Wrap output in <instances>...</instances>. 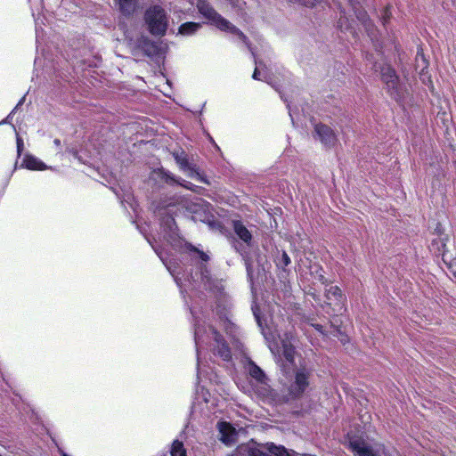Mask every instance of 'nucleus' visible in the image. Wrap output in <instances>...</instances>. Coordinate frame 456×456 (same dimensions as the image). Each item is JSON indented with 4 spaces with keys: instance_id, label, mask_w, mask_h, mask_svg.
<instances>
[{
    "instance_id": "nucleus-1",
    "label": "nucleus",
    "mask_w": 456,
    "mask_h": 456,
    "mask_svg": "<svg viewBox=\"0 0 456 456\" xmlns=\"http://www.w3.org/2000/svg\"><path fill=\"white\" fill-rule=\"evenodd\" d=\"M314 370L305 363L289 369V375L284 374L288 385L284 397L287 402L301 399L308 391Z\"/></svg>"
},
{
    "instance_id": "nucleus-34",
    "label": "nucleus",
    "mask_w": 456,
    "mask_h": 456,
    "mask_svg": "<svg viewBox=\"0 0 456 456\" xmlns=\"http://www.w3.org/2000/svg\"><path fill=\"white\" fill-rule=\"evenodd\" d=\"M200 256V258L204 261V262H208L209 260V256L207 253H205L204 251L200 250L197 253Z\"/></svg>"
},
{
    "instance_id": "nucleus-38",
    "label": "nucleus",
    "mask_w": 456,
    "mask_h": 456,
    "mask_svg": "<svg viewBox=\"0 0 456 456\" xmlns=\"http://www.w3.org/2000/svg\"><path fill=\"white\" fill-rule=\"evenodd\" d=\"M319 281L322 283V284H327L328 283V280L322 275L321 274L320 277H319Z\"/></svg>"
},
{
    "instance_id": "nucleus-5",
    "label": "nucleus",
    "mask_w": 456,
    "mask_h": 456,
    "mask_svg": "<svg viewBox=\"0 0 456 456\" xmlns=\"http://www.w3.org/2000/svg\"><path fill=\"white\" fill-rule=\"evenodd\" d=\"M326 305L331 307L334 314L341 313L344 309L346 297L341 289L335 285L325 290Z\"/></svg>"
},
{
    "instance_id": "nucleus-4",
    "label": "nucleus",
    "mask_w": 456,
    "mask_h": 456,
    "mask_svg": "<svg viewBox=\"0 0 456 456\" xmlns=\"http://www.w3.org/2000/svg\"><path fill=\"white\" fill-rule=\"evenodd\" d=\"M197 8L202 16L220 30L227 24L228 20L219 14L208 0H198Z\"/></svg>"
},
{
    "instance_id": "nucleus-17",
    "label": "nucleus",
    "mask_w": 456,
    "mask_h": 456,
    "mask_svg": "<svg viewBox=\"0 0 456 456\" xmlns=\"http://www.w3.org/2000/svg\"><path fill=\"white\" fill-rule=\"evenodd\" d=\"M222 31L230 32L231 34L236 35L243 43L248 44V37L236 26L232 24L229 20H227V24L224 25L221 28Z\"/></svg>"
},
{
    "instance_id": "nucleus-22",
    "label": "nucleus",
    "mask_w": 456,
    "mask_h": 456,
    "mask_svg": "<svg viewBox=\"0 0 456 456\" xmlns=\"http://www.w3.org/2000/svg\"><path fill=\"white\" fill-rule=\"evenodd\" d=\"M277 268L281 269L283 272H287L286 267L291 264L289 256L286 251H282L280 256H277L274 260Z\"/></svg>"
},
{
    "instance_id": "nucleus-13",
    "label": "nucleus",
    "mask_w": 456,
    "mask_h": 456,
    "mask_svg": "<svg viewBox=\"0 0 456 456\" xmlns=\"http://www.w3.org/2000/svg\"><path fill=\"white\" fill-rule=\"evenodd\" d=\"M138 0H115L120 12L126 16L134 13Z\"/></svg>"
},
{
    "instance_id": "nucleus-9",
    "label": "nucleus",
    "mask_w": 456,
    "mask_h": 456,
    "mask_svg": "<svg viewBox=\"0 0 456 456\" xmlns=\"http://www.w3.org/2000/svg\"><path fill=\"white\" fill-rule=\"evenodd\" d=\"M429 67V61L424 54L422 46H418L415 57V69L418 71L420 78L425 81V76Z\"/></svg>"
},
{
    "instance_id": "nucleus-35",
    "label": "nucleus",
    "mask_w": 456,
    "mask_h": 456,
    "mask_svg": "<svg viewBox=\"0 0 456 456\" xmlns=\"http://www.w3.org/2000/svg\"><path fill=\"white\" fill-rule=\"evenodd\" d=\"M318 332H320L321 334H325V331H324V329H323V326L321 325V324H318V323H310Z\"/></svg>"
},
{
    "instance_id": "nucleus-15",
    "label": "nucleus",
    "mask_w": 456,
    "mask_h": 456,
    "mask_svg": "<svg viewBox=\"0 0 456 456\" xmlns=\"http://www.w3.org/2000/svg\"><path fill=\"white\" fill-rule=\"evenodd\" d=\"M266 449L274 456H297L294 452H290L282 445H275L273 443H267Z\"/></svg>"
},
{
    "instance_id": "nucleus-29",
    "label": "nucleus",
    "mask_w": 456,
    "mask_h": 456,
    "mask_svg": "<svg viewBox=\"0 0 456 456\" xmlns=\"http://www.w3.org/2000/svg\"><path fill=\"white\" fill-rule=\"evenodd\" d=\"M210 330L214 336V341L216 345L221 344L222 342H226L224 336L216 328H210Z\"/></svg>"
},
{
    "instance_id": "nucleus-6",
    "label": "nucleus",
    "mask_w": 456,
    "mask_h": 456,
    "mask_svg": "<svg viewBox=\"0 0 456 456\" xmlns=\"http://www.w3.org/2000/svg\"><path fill=\"white\" fill-rule=\"evenodd\" d=\"M173 157L182 170L190 171L191 176H195L200 182L208 183L207 179H205L200 175V173L199 171V167L195 164L190 163L188 156L183 150H181L180 151L173 152Z\"/></svg>"
},
{
    "instance_id": "nucleus-30",
    "label": "nucleus",
    "mask_w": 456,
    "mask_h": 456,
    "mask_svg": "<svg viewBox=\"0 0 456 456\" xmlns=\"http://www.w3.org/2000/svg\"><path fill=\"white\" fill-rule=\"evenodd\" d=\"M337 6L340 10V18H339V20L338 22V27L340 28H343V27L346 26V28H347V25H344V20H343L344 19L346 20V11L342 8L340 2L337 3Z\"/></svg>"
},
{
    "instance_id": "nucleus-23",
    "label": "nucleus",
    "mask_w": 456,
    "mask_h": 456,
    "mask_svg": "<svg viewBox=\"0 0 456 456\" xmlns=\"http://www.w3.org/2000/svg\"><path fill=\"white\" fill-rule=\"evenodd\" d=\"M142 51L147 56H154L159 53V46L155 42L145 40L142 45Z\"/></svg>"
},
{
    "instance_id": "nucleus-11",
    "label": "nucleus",
    "mask_w": 456,
    "mask_h": 456,
    "mask_svg": "<svg viewBox=\"0 0 456 456\" xmlns=\"http://www.w3.org/2000/svg\"><path fill=\"white\" fill-rule=\"evenodd\" d=\"M232 228L235 234L246 244L249 245L252 234L240 220L232 221Z\"/></svg>"
},
{
    "instance_id": "nucleus-24",
    "label": "nucleus",
    "mask_w": 456,
    "mask_h": 456,
    "mask_svg": "<svg viewBox=\"0 0 456 456\" xmlns=\"http://www.w3.org/2000/svg\"><path fill=\"white\" fill-rule=\"evenodd\" d=\"M289 2H293V3H297V4H299L301 5H304L305 7H314L317 4H319L322 0H289ZM348 2H350V4L353 5L352 4V0H347Z\"/></svg>"
},
{
    "instance_id": "nucleus-37",
    "label": "nucleus",
    "mask_w": 456,
    "mask_h": 456,
    "mask_svg": "<svg viewBox=\"0 0 456 456\" xmlns=\"http://www.w3.org/2000/svg\"><path fill=\"white\" fill-rule=\"evenodd\" d=\"M252 77L255 80H260L261 79L260 78V72H259L257 68L255 69V70H254V72L252 74Z\"/></svg>"
},
{
    "instance_id": "nucleus-33",
    "label": "nucleus",
    "mask_w": 456,
    "mask_h": 456,
    "mask_svg": "<svg viewBox=\"0 0 456 456\" xmlns=\"http://www.w3.org/2000/svg\"><path fill=\"white\" fill-rule=\"evenodd\" d=\"M183 182H184V183H181V182L179 181V183H178V184H179V185H181V186H183V188L188 189V190L195 191V190L193 189L194 185H193L191 183H190V182H186V181H183Z\"/></svg>"
},
{
    "instance_id": "nucleus-39",
    "label": "nucleus",
    "mask_w": 456,
    "mask_h": 456,
    "mask_svg": "<svg viewBox=\"0 0 456 456\" xmlns=\"http://www.w3.org/2000/svg\"><path fill=\"white\" fill-rule=\"evenodd\" d=\"M159 456H167V452H162L160 455Z\"/></svg>"
},
{
    "instance_id": "nucleus-21",
    "label": "nucleus",
    "mask_w": 456,
    "mask_h": 456,
    "mask_svg": "<svg viewBox=\"0 0 456 456\" xmlns=\"http://www.w3.org/2000/svg\"><path fill=\"white\" fill-rule=\"evenodd\" d=\"M171 456H187L186 449L184 448L183 443L175 439L173 441L170 448Z\"/></svg>"
},
{
    "instance_id": "nucleus-36",
    "label": "nucleus",
    "mask_w": 456,
    "mask_h": 456,
    "mask_svg": "<svg viewBox=\"0 0 456 456\" xmlns=\"http://www.w3.org/2000/svg\"><path fill=\"white\" fill-rule=\"evenodd\" d=\"M186 248L190 251V252H194V253H198L200 251V249L198 248H196L194 245L189 243V244H186Z\"/></svg>"
},
{
    "instance_id": "nucleus-25",
    "label": "nucleus",
    "mask_w": 456,
    "mask_h": 456,
    "mask_svg": "<svg viewBox=\"0 0 456 456\" xmlns=\"http://www.w3.org/2000/svg\"><path fill=\"white\" fill-rule=\"evenodd\" d=\"M161 174H162V176H161L162 179L167 184L173 185V184H178L179 183V180H177L171 173L167 172V171H162Z\"/></svg>"
},
{
    "instance_id": "nucleus-12",
    "label": "nucleus",
    "mask_w": 456,
    "mask_h": 456,
    "mask_svg": "<svg viewBox=\"0 0 456 456\" xmlns=\"http://www.w3.org/2000/svg\"><path fill=\"white\" fill-rule=\"evenodd\" d=\"M21 167L28 170L43 171L46 169V165L43 161L30 154L25 155Z\"/></svg>"
},
{
    "instance_id": "nucleus-26",
    "label": "nucleus",
    "mask_w": 456,
    "mask_h": 456,
    "mask_svg": "<svg viewBox=\"0 0 456 456\" xmlns=\"http://www.w3.org/2000/svg\"><path fill=\"white\" fill-rule=\"evenodd\" d=\"M391 17H392L391 6L387 5L382 11V15H381L382 24L384 26H386L389 22Z\"/></svg>"
},
{
    "instance_id": "nucleus-14",
    "label": "nucleus",
    "mask_w": 456,
    "mask_h": 456,
    "mask_svg": "<svg viewBox=\"0 0 456 456\" xmlns=\"http://www.w3.org/2000/svg\"><path fill=\"white\" fill-rule=\"evenodd\" d=\"M214 354L220 356L225 362H229L232 358V351L227 342L216 345Z\"/></svg>"
},
{
    "instance_id": "nucleus-31",
    "label": "nucleus",
    "mask_w": 456,
    "mask_h": 456,
    "mask_svg": "<svg viewBox=\"0 0 456 456\" xmlns=\"http://www.w3.org/2000/svg\"><path fill=\"white\" fill-rule=\"evenodd\" d=\"M17 143V157L20 158L24 149L23 140L18 135L16 139Z\"/></svg>"
},
{
    "instance_id": "nucleus-18",
    "label": "nucleus",
    "mask_w": 456,
    "mask_h": 456,
    "mask_svg": "<svg viewBox=\"0 0 456 456\" xmlns=\"http://www.w3.org/2000/svg\"><path fill=\"white\" fill-rule=\"evenodd\" d=\"M222 31L230 32L231 34L236 35L243 43L248 44V37L236 26L232 24L229 20H227V24L224 25L221 28Z\"/></svg>"
},
{
    "instance_id": "nucleus-32",
    "label": "nucleus",
    "mask_w": 456,
    "mask_h": 456,
    "mask_svg": "<svg viewBox=\"0 0 456 456\" xmlns=\"http://www.w3.org/2000/svg\"><path fill=\"white\" fill-rule=\"evenodd\" d=\"M358 20L363 21L367 18V12L364 10L354 11Z\"/></svg>"
},
{
    "instance_id": "nucleus-28",
    "label": "nucleus",
    "mask_w": 456,
    "mask_h": 456,
    "mask_svg": "<svg viewBox=\"0 0 456 456\" xmlns=\"http://www.w3.org/2000/svg\"><path fill=\"white\" fill-rule=\"evenodd\" d=\"M249 456H272V454L268 452H265L260 448L254 447L251 448L248 452Z\"/></svg>"
},
{
    "instance_id": "nucleus-16",
    "label": "nucleus",
    "mask_w": 456,
    "mask_h": 456,
    "mask_svg": "<svg viewBox=\"0 0 456 456\" xmlns=\"http://www.w3.org/2000/svg\"><path fill=\"white\" fill-rule=\"evenodd\" d=\"M222 31L230 32L231 34L236 35L243 43L248 44V37L236 26L232 24L229 20H227V24L224 25L221 28Z\"/></svg>"
},
{
    "instance_id": "nucleus-2",
    "label": "nucleus",
    "mask_w": 456,
    "mask_h": 456,
    "mask_svg": "<svg viewBox=\"0 0 456 456\" xmlns=\"http://www.w3.org/2000/svg\"><path fill=\"white\" fill-rule=\"evenodd\" d=\"M144 20L152 36L163 37L166 35L168 20L166 11L160 5L150 6L144 12Z\"/></svg>"
},
{
    "instance_id": "nucleus-27",
    "label": "nucleus",
    "mask_w": 456,
    "mask_h": 456,
    "mask_svg": "<svg viewBox=\"0 0 456 456\" xmlns=\"http://www.w3.org/2000/svg\"><path fill=\"white\" fill-rule=\"evenodd\" d=\"M219 429L224 436H228L229 433H232L234 431V428L228 422H220Z\"/></svg>"
},
{
    "instance_id": "nucleus-8",
    "label": "nucleus",
    "mask_w": 456,
    "mask_h": 456,
    "mask_svg": "<svg viewBox=\"0 0 456 456\" xmlns=\"http://www.w3.org/2000/svg\"><path fill=\"white\" fill-rule=\"evenodd\" d=\"M314 131L325 146L331 147L335 145L337 142V135L330 126L322 123H318L314 126Z\"/></svg>"
},
{
    "instance_id": "nucleus-3",
    "label": "nucleus",
    "mask_w": 456,
    "mask_h": 456,
    "mask_svg": "<svg viewBox=\"0 0 456 456\" xmlns=\"http://www.w3.org/2000/svg\"><path fill=\"white\" fill-rule=\"evenodd\" d=\"M284 338H281V346L279 347L276 346L275 348L272 347L270 346L271 351L275 354V350L278 354L281 353V354L284 358V362L281 363V370L283 374L289 375V369L297 367L295 364V355H296V347L292 344V340L294 339V337L291 332H285Z\"/></svg>"
},
{
    "instance_id": "nucleus-10",
    "label": "nucleus",
    "mask_w": 456,
    "mask_h": 456,
    "mask_svg": "<svg viewBox=\"0 0 456 456\" xmlns=\"http://www.w3.org/2000/svg\"><path fill=\"white\" fill-rule=\"evenodd\" d=\"M441 240L442 259L448 267L449 271L453 274L456 279V257H452V254L445 249L446 244L444 238H439Z\"/></svg>"
},
{
    "instance_id": "nucleus-7",
    "label": "nucleus",
    "mask_w": 456,
    "mask_h": 456,
    "mask_svg": "<svg viewBox=\"0 0 456 456\" xmlns=\"http://www.w3.org/2000/svg\"><path fill=\"white\" fill-rule=\"evenodd\" d=\"M380 76L381 80L386 84L387 91L391 94L393 91H397L399 77L391 65L386 64L382 66L380 69Z\"/></svg>"
},
{
    "instance_id": "nucleus-20",
    "label": "nucleus",
    "mask_w": 456,
    "mask_h": 456,
    "mask_svg": "<svg viewBox=\"0 0 456 456\" xmlns=\"http://www.w3.org/2000/svg\"><path fill=\"white\" fill-rule=\"evenodd\" d=\"M248 373L253 379L259 382H262L265 377L263 370L253 361H250L248 363Z\"/></svg>"
},
{
    "instance_id": "nucleus-19",
    "label": "nucleus",
    "mask_w": 456,
    "mask_h": 456,
    "mask_svg": "<svg viewBox=\"0 0 456 456\" xmlns=\"http://www.w3.org/2000/svg\"><path fill=\"white\" fill-rule=\"evenodd\" d=\"M200 28H201V24L198 22L188 21L184 22L179 27V33L184 36H189L194 34Z\"/></svg>"
}]
</instances>
